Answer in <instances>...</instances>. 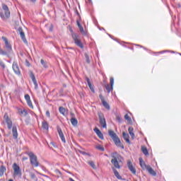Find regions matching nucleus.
<instances>
[{
    "instance_id": "1",
    "label": "nucleus",
    "mask_w": 181,
    "mask_h": 181,
    "mask_svg": "<svg viewBox=\"0 0 181 181\" xmlns=\"http://www.w3.org/2000/svg\"><path fill=\"white\" fill-rule=\"evenodd\" d=\"M2 11H0V17L3 21H6L11 17V11L6 4H2Z\"/></svg>"
},
{
    "instance_id": "2",
    "label": "nucleus",
    "mask_w": 181,
    "mask_h": 181,
    "mask_svg": "<svg viewBox=\"0 0 181 181\" xmlns=\"http://www.w3.org/2000/svg\"><path fill=\"white\" fill-rule=\"evenodd\" d=\"M69 31L71 32V35L75 45H76V46L78 47H81V49H83L84 45H83V42H81V40H80V37L78 35V34L75 33L71 27H69Z\"/></svg>"
},
{
    "instance_id": "3",
    "label": "nucleus",
    "mask_w": 181,
    "mask_h": 181,
    "mask_svg": "<svg viewBox=\"0 0 181 181\" xmlns=\"http://www.w3.org/2000/svg\"><path fill=\"white\" fill-rule=\"evenodd\" d=\"M108 132L110 138H112L116 146H118L119 148L124 149V145L121 144V140L119 139L118 136H117V134H115V132L112 130H109Z\"/></svg>"
},
{
    "instance_id": "4",
    "label": "nucleus",
    "mask_w": 181,
    "mask_h": 181,
    "mask_svg": "<svg viewBox=\"0 0 181 181\" xmlns=\"http://www.w3.org/2000/svg\"><path fill=\"white\" fill-rule=\"evenodd\" d=\"M111 157L112 159L111 160V163L114 165L116 169H121V165H119V158L121 156L118 154V153L115 152L111 153Z\"/></svg>"
},
{
    "instance_id": "5",
    "label": "nucleus",
    "mask_w": 181,
    "mask_h": 181,
    "mask_svg": "<svg viewBox=\"0 0 181 181\" xmlns=\"http://www.w3.org/2000/svg\"><path fill=\"white\" fill-rule=\"evenodd\" d=\"M28 155L30 158V165H32L33 168H37V166L40 165L37 160V156H36V155L32 152L28 153Z\"/></svg>"
},
{
    "instance_id": "6",
    "label": "nucleus",
    "mask_w": 181,
    "mask_h": 181,
    "mask_svg": "<svg viewBox=\"0 0 181 181\" xmlns=\"http://www.w3.org/2000/svg\"><path fill=\"white\" fill-rule=\"evenodd\" d=\"M4 119L7 124L8 129H12V125H13V123L12 122V119H11L9 116L8 115V113L4 114Z\"/></svg>"
},
{
    "instance_id": "7",
    "label": "nucleus",
    "mask_w": 181,
    "mask_h": 181,
    "mask_svg": "<svg viewBox=\"0 0 181 181\" xmlns=\"http://www.w3.org/2000/svg\"><path fill=\"white\" fill-rule=\"evenodd\" d=\"M13 169L14 170V176H22V170H21V167L16 163H13Z\"/></svg>"
},
{
    "instance_id": "8",
    "label": "nucleus",
    "mask_w": 181,
    "mask_h": 181,
    "mask_svg": "<svg viewBox=\"0 0 181 181\" xmlns=\"http://www.w3.org/2000/svg\"><path fill=\"white\" fill-rule=\"evenodd\" d=\"M98 117L99 122L102 128H107V122L105 121V117H104V115L103 113H99Z\"/></svg>"
},
{
    "instance_id": "9",
    "label": "nucleus",
    "mask_w": 181,
    "mask_h": 181,
    "mask_svg": "<svg viewBox=\"0 0 181 181\" xmlns=\"http://www.w3.org/2000/svg\"><path fill=\"white\" fill-rule=\"evenodd\" d=\"M2 40H4V44H5V49L6 52H11L12 50V45H11V43H9V41H8V38L6 37H1Z\"/></svg>"
},
{
    "instance_id": "10",
    "label": "nucleus",
    "mask_w": 181,
    "mask_h": 181,
    "mask_svg": "<svg viewBox=\"0 0 181 181\" xmlns=\"http://www.w3.org/2000/svg\"><path fill=\"white\" fill-rule=\"evenodd\" d=\"M18 32L21 35V40L25 45H28V40H26V37L25 36V32H23V29L21 27H19L18 29Z\"/></svg>"
},
{
    "instance_id": "11",
    "label": "nucleus",
    "mask_w": 181,
    "mask_h": 181,
    "mask_svg": "<svg viewBox=\"0 0 181 181\" xmlns=\"http://www.w3.org/2000/svg\"><path fill=\"white\" fill-rule=\"evenodd\" d=\"M13 70L16 74L18 76H21V69H19V66L18 65V63L13 62Z\"/></svg>"
},
{
    "instance_id": "12",
    "label": "nucleus",
    "mask_w": 181,
    "mask_h": 181,
    "mask_svg": "<svg viewBox=\"0 0 181 181\" xmlns=\"http://www.w3.org/2000/svg\"><path fill=\"white\" fill-rule=\"evenodd\" d=\"M71 117L70 119L71 124H72L73 127H76L77 124H78V121L74 116V113L71 112Z\"/></svg>"
},
{
    "instance_id": "13",
    "label": "nucleus",
    "mask_w": 181,
    "mask_h": 181,
    "mask_svg": "<svg viewBox=\"0 0 181 181\" xmlns=\"http://www.w3.org/2000/svg\"><path fill=\"white\" fill-rule=\"evenodd\" d=\"M99 98H100V100L102 101V104H103V107H105V108H106V110H110V105L107 102H105V99H104V96H103V95L100 94Z\"/></svg>"
},
{
    "instance_id": "14",
    "label": "nucleus",
    "mask_w": 181,
    "mask_h": 181,
    "mask_svg": "<svg viewBox=\"0 0 181 181\" xmlns=\"http://www.w3.org/2000/svg\"><path fill=\"white\" fill-rule=\"evenodd\" d=\"M11 128L13 139H18V128L16 127V125H13Z\"/></svg>"
},
{
    "instance_id": "15",
    "label": "nucleus",
    "mask_w": 181,
    "mask_h": 181,
    "mask_svg": "<svg viewBox=\"0 0 181 181\" xmlns=\"http://www.w3.org/2000/svg\"><path fill=\"white\" fill-rule=\"evenodd\" d=\"M127 166L129 168V170H130L133 175H136V170H135V168H134L131 161L127 162Z\"/></svg>"
},
{
    "instance_id": "16",
    "label": "nucleus",
    "mask_w": 181,
    "mask_h": 181,
    "mask_svg": "<svg viewBox=\"0 0 181 181\" xmlns=\"http://www.w3.org/2000/svg\"><path fill=\"white\" fill-rule=\"evenodd\" d=\"M76 25L79 28V30L81 33L83 35H86V31H84V28L82 27L81 24L80 23V18L79 19L76 20Z\"/></svg>"
},
{
    "instance_id": "17",
    "label": "nucleus",
    "mask_w": 181,
    "mask_h": 181,
    "mask_svg": "<svg viewBox=\"0 0 181 181\" xmlns=\"http://www.w3.org/2000/svg\"><path fill=\"white\" fill-rule=\"evenodd\" d=\"M139 165H140L141 169L145 170L149 166V165H146V164L145 163V161H144L142 158H139Z\"/></svg>"
},
{
    "instance_id": "18",
    "label": "nucleus",
    "mask_w": 181,
    "mask_h": 181,
    "mask_svg": "<svg viewBox=\"0 0 181 181\" xmlns=\"http://www.w3.org/2000/svg\"><path fill=\"white\" fill-rule=\"evenodd\" d=\"M57 131L62 142H64V144H66V139L64 138V135L63 134V132L62 131V129L58 128Z\"/></svg>"
},
{
    "instance_id": "19",
    "label": "nucleus",
    "mask_w": 181,
    "mask_h": 181,
    "mask_svg": "<svg viewBox=\"0 0 181 181\" xmlns=\"http://www.w3.org/2000/svg\"><path fill=\"white\" fill-rule=\"evenodd\" d=\"M18 114L21 117H26L28 115V111H26V109H18Z\"/></svg>"
},
{
    "instance_id": "20",
    "label": "nucleus",
    "mask_w": 181,
    "mask_h": 181,
    "mask_svg": "<svg viewBox=\"0 0 181 181\" xmlns=\"http://www.w3.org/2000/svg\"><path fill=\"white\" fill-rule=\"evenodd\" d=\"M146 170H148V173L152 176H156V172H155L150 165L146 168Z\"/></svg>"
},
{
    "instance_id": "21",
    "label": "nucleus",
    "mask_w": 181,
    "mask_h": 181,
    "mask_svg": "<svg viewBox=\"0 0 181 181\" xmlns=\"http://www.w3.org/2000/svg\"><path fill=\"white\" fill-rule=\"evenodd\" d=\"M128 131L130 136L132 137V139H135V134H134V127H129Z\"/></svg>"
},
{
    "instance_id": "22",
    "label": "nucleus",
    "mask_w": 181,
    "mask_h": 181,
    "mask_svg": "<svg viewBox=\"0 0 181 181\" xmlns=\"http://www.w3.org/2000/svg\"><path fill=\"white\" fill-rule=\"evenodd\" d=\"M122 135L124 141H126L127 144H131V141H129V135L125 133V132H123Z\"/></svg>"
},
{
    "instance_id": "23",
    "label": "nucleus",
    "mask_w": 181,
    "mask_h": 181,
    "mask_svg": "<svg viewBox=\"0 0 181 181\" xmlns=\"http://www.w3.org/2000/svg\"><path fill=\"white\" fill-rule=\"evenodd\" d=\"M42 127L43 128V129H45L46 131H47L49 129V123H47L46 120H44L42 122Z\"/></svg>"
},
{
    "instance_id": "24",
    "label": "nucleus",
    "mask_w": 181,
    "mask_h": 181,
    "mask_svg": "<svg viewBox=\"0 0 181 181\" xmlns=\"http://www.w3.org/2000/svg\"><path fill=\"white\" fill-rule=\"evenodd\" d=\"M5 172H6V168H5V166L1 165L0 167V177H2V176H4V173H5Z\"/></svg>"
},
{
    "instance_id": "25",
    "label": "nucleus",
    "mask_w": 181,
    "mask_h": 181,
    "mask_svg": "<svg viewBox=\"0 0 181 181\" xmlns=\"http://www.w3.org/2000/svg\"><path fill=\"white\" fill-rule=\"evenodd\" d=\"M141 152L146 156H148L149 155V152H148V148L146 146H141Z\"/></svg>"
},
{
    "instance_id": "26",
    "label": "nucleus",
    "mask_w": 181,
    "mask_h": 181,
    "mask_svg": "<svg viewBox=\"0 0 181 181\" xmlns=\"http://www.w3.org/2000/svg\"><path fill=\"white\" fill-rule=\"evenodd\" d=\"M112 170H113L115 176H116V177H117L119 180L122 179V177H121V175H119V173H118L115 168H112Z\"/></svg>"
},
{
    "instance_id": "27",
    "label": "nucleus",
    "mask_w": 181,
    "mask_h": 181,
    "mask_svg": "<svg viewBox=\"0 0 181 181\" xmlns=\"http://www.w3.org/2000/svg\"><path fill=\"white\" fill-rule=\"evenodd\" d=\"M105 87L108 93H111V91H112V90H113V88L111 89V86H110L108 84H105Z\"/></svg>"
},
{
    "instance_id": "28",
    "label": "nucleus",
    "mask_w": 181,
    "mask_h": 181,
    "mask_svg": "<svg viewBox=\"0 0 181 181\" xmlns=\"http://www.w3.org/2000/svg\"><path fill=\"white\" fill-rule=\"evenodd\" d=\"M30 177L33 180H35L37 181V177H36V175H35V173H30Z\"/></svg>"
},
{
    "instance_id": "29",
    "label": "nucleus",
    "mask_w": 181,
    "mask_h": 181,
    "mask_svg": "<svg viewBox=\"0 0 181 181\" xmlns=\"http://www.w3.org/2000/svg\"><path fill=\"white\" fill-rule=\"evenodd\" d=\"M30 77L32 81H36V77H35V74H33V71L30 72Z\"/></svg>"
},
{
    "instance_id": "30",
    "label": "nucleus",
    "mask_w": 181,
    "mask_h": 181,
    "mask_svg": "<svg viewBox=\"0 0 181 181\" xmlns=\"http://www.w3.org/2000/svg\"><path fill=\"white\" fill-rule=\"evenodd\" d=\"M59 112L62 114V115H66V109H64L63 107H59Z\"/></svg>"
},
{
    "instance_id": "31",
    "label": "nucleus",
    "mask_w": 181,
    "mask_h": 181,
    "mask_svg": "<svg viewBox=\"0 0 181 181\" xmlns=\"http://www.w3.org/2000/svg\"><path fill=\"white\" fill-rule=\"evenodd\" d=\"M40 62L43 67H45V69H47V64H46V62H45V60L43 59H41Z\"/></svg>"
},
{
    "instance_id": "32",
    "label": "nucleus",
    "mask_w": 181,
    "mask_h": 181,
    "mask_svg": "<svg viewBox=\"0 0 181 181\" xmlns=\"http://www.w3.org/2000/svg\"><path fill=\"white\" fill-rule=\"evenodd\" d=\"M85 58L86 60V63H88V64H90V57H88V54L87 53L85 54Z\"/></svg>"
},
{
    "instance_id": "33",
    "label": "nucleus",
    "mask_w": 181,
    "mask_h": 181,
    "mask_svg": "<svg viewBox=\"0 0 181 181\" xmlns=\"http://www.w3.org/2000/svg\"><path fill=\"white\" fill-rule=\"evenodd\" d=\"M27 104L28 105V107H30V108H33V104H32V100H27Z\"/></svg>"
},
{
    "instance_id": "34",
    "label": "nucleus",
    "mask_w": 181,
    "mask_h": 181,
    "mask_svg": "<svg viewBox=\"0 0 181 181\" xmlns=\"http://www.w3.org/2000/svg\"><path fill=\"white\" fill-rule=\"evenodd\" d=\"M0 54H2L3 56H5L8 54V52L6 51H4L1 48H0Z\"/></svg>"
},
{
    "instance_id": "35",
    "label": "nucleus",
    "mask_w": 181,
    "mask_h": 181,
    "mask_svg": "<svg viewBox=\"0 0 181 181\" xmlns=\"http://www.w3.org/2000/svg\"><path fill=\"white\" fill-rule=\"evenodd\" d=\"M124 119L128 121V122H130L132 121L131 117H129V115H128V114L124 115Z\"/></svg>"
},
{
    "instance_id": "36",
    "label": "nucleus",
    "mask_w": 181,
    "mask_h": 181,
    "mask_svg": "<svg viewBox=\"0 0 181 181\" xmlns=\"http://www.w3.org/2000/svg\"><path fill=\"white\" fill-rule=\"evenodd\" d=\"M88 165H90V166H91V168H93V169H95V164H94V162L89 161Z\"/></svg>"
},
{
    "instance_id": "37",
    "label": "nucleus",
    "mask_w": 181,
    "mask_h": 181,
    "mask_svg": "<svg viewBox=\"0 0 181 181\" xmlns=\"http://www.w3.org/2000/svg\"><path fill=\"white\" fill-rule=\"evenodd\" d=\"M110 86H111V89H112L114 87V78L112 77L110 78Z\"/></svg>"
},
{
    "instance_id": "38",
    "label": "nucleus",
    "mask_w": 181,
    "mask_h": 181,
    "mask_svg": "<svg viewBox=\"0 0 181 181\" xmlns=\"http://www.w3.org/2000/svg\"><path fill=\"white\" fill-rule=\"evenodd\" d=\"M96 148L98 149L99 151H101L102 152H104L105 151L104 147L101 146L100 145L97 146Z\"/></svg>"
},
{
    "instance_id": "39",
    "label": "nucleus",
    "mask_w": 181,
    "mask_h": 181,
    "mask_svg": "<svg viewBox=\"0 0 181 181\" xmlns=\"http://www.w3.org/2000/svg\"><path fill=\"white\" fill-rule=\"evenodd\" d=\"M93 131L95 132L96 135L101 133V131L99 130L98 128L95 127Z\"/></svg>"
},
{
    "instance_id": "40",
    "label": "nucleus",
    "mask_w": 181,
    "mask_h": 181,
    "mask_svg": "<svg viewBox=\"0 0 181 181\" xmlns=\"http://www.w3.org/2000/svg\"><path fill=\"white\" fill-rule=\"evenodd\" d=\"M98 136L100 138V139H104V136L103 135V133L100 132V133H98Z\"/></svg>"
},
{
    "instance_id": "41",
    "label": "nucleus",
    "mask_w": 181,
    "mask_h": 181,
    "mask_svg": "<svg viewBox=\"0 0 181 181\" xmlns=\"http://www.w3.org/2000/svg\"><path fill=\"white\" fill-rule=\"evenodd\" d=\"M25 99L26 101H29L30 100V96L28 94L25 95Z\"/></svg>"
},
{
    "instance_id": "42",
    "label": "nucleus",
    "mask_w": 181,
    "mask_h": 181,
    "mask_svg": "<svg viewBox=\"0 0 181 181\" xmlns=\"http://www.w3.org/2000/svg\"><path fill=\"white\" fill-rule=\"evenodd\" d=\"M89 88H90L91 91H93V93H94V88H93V85H91V83L88 84Z\"/></svg>"
},
{
    "instance_id": "43",
    "label": "nucleus",
    "mask_w": 181,
    "mask_h": 181,
    "mask_svg": "<svg viewBox=\"0 0 181 181\" xmlns=\"http://www.w3.org/2000/svg\"><path fill=\"white\" fill-rule=\"evenodd\" d=\"M0 66L2 69H5V64L2 61H0Z\"/></svg>"
},
{
    "instance_id": "44",
    "label": "nucleus",
    "mask_w": 181,
    "mask_h": 181,
    "mask_svg": "<svg viewBox=\"0 0 181 181\" xmlns=\"http://www.w3.org/2000/svg\"><path fill=\"white\" fill-rule=\"evenodd\" d=\"M34 85H35V88L37 89V81H33Z\"/></svg>"
},
{
    "instance_id": "45",
    "label": "nucleus",
    "mask_w": 181,
    "mask_h": 181,
    "mask_svg": "<svg viewBox=\"0 0 181 181\" xmlns=\"http://www.w3.org/2000/svg\"><path fill=\"white\" fill-rule=\"evenodd\" d=\"M116 119L117 121H118V122H121V117H119V115L116 116Z\"/></svg>"
},
{
    "instance_id": "46",
    "label": "nucleus",
    "mask_w": 181,
    "mask_h": 181,
    "mask_svg": "<svg viewBox=\"0 0 181 181\" xmlns=\"http://www.w3.org/2000/svg\"><path fill=\"white\" fill-rule=\"evenodd\" d=\"M46 115L48 117V118H50V112H49V110L46 112Z\"/></svg>"
},
{
    "instance_id": "47",
    "label": "nucleus",
    "mask_w": 181,
    "mask_h": 181,
    "mask_svg": "<svg viewBox=\"0 0 181 181\" xmlns=\"http://www.w3.org/2000/svg\"><path fill=\"white\" fill-rule=\"evenodd\" d=\"M162 53H165V51H160L158 52H154L155 54H162Z\"/></svg>"
},
{
    "instance_id": "48",
    "label": "nucleus",
    "mask_w": 181,
    "mask_h": 181,
    "mask_svg": "<svg viewBox=\"0 0 181 181\" xmlns=\"http://www.w3.org/2000/svg\"><path fill=\"white\" fill-rule=\"evenodd\" d=\"M86 80L88 83V84H91V81H90V78H88V77L86 78Z\"/></svg>"
},
{
    "instance_id": "49",
    "label": "nucleus",
    "mask_w": 181,
    "mask_h": 181,
    "mask_svg": "<svg viewBox=\"0 0 181 181\" xmlns=\"http://www.w3.org/2000/svg\"><path fill=\"white\" fill-rule=\"evenodd\" d=\"M49 31H50V32H52V31H53V26H51V27L49 28Z\"/></svg>"
},
{
    "instance_id": "50",
    "label": "nucleus",
    "mask_w": 181,
    "mask_h": 181,
    "mask_svg": "<svg viewBox=\"0 0 181 181\" xmlns=\"http://www.w3.org/2000/svg\"><path fill=\"white\" fill-rule=\"evenodd\" d=\"M27 159H28L27 157H23V160H27Z\"/></svg>"
},
{
    "instance_id": "51",
    "label": "nucleus",
    "mask_w": 181,
    "mask_h": 181,
    "mask_svg": "<svg viewBox=\"0 0 181 181\" xmlns=\"http://www.w3.org/2000/svg\"><path fill=\"white\" fill-rule=\"evenodd\" d=\"M31 2H33V4H35V2H36V0H30Z\"/></svg>"
},
{
    "instance_id": "52",
    "label": "nucleus",
    "mask_w": 181,
    "mask_h": 181,
    "mask_svg": "<svg viewBox=\"0 0 181 181\" xmlns=\"http://www.w3.org/2000/svg\"><path fill=\"white\" fill-rule=\"evenodd\" d=\"M81 153H82L83 155H86V152H84V151L81 152Z\"/></svg>"
},
{
    "instance_id": "53",
    "label": "nucleus",
    "mask_w": 181,
    "mask_h": 181,
    "mask_svg": "<svg viewBox=\"0 0 181 181\" xmlns=\"http://www.w3.org/2000/svg\"><path fill=\"white\" fill-rule=\"evenodd\" d=\"M8 181H13V180L11 179V180H9Z\"/></svg>"
},
{
    "instance_id": "54",
    "label": "nucleus",
    "mask_w": 181,
    "mask_h": 181,
    "mask_svg": "<svg viewBox=\"0 0 181 181\" xmlns=\"http://www.w3.org/2000/svg\"><path fill=\"white\" fill-rule=\"evenodd\" d=\"M105 156H108V155L107 154H105Z\"/></svg>"
},
{
    "instance_id": "55",
    "label": "nucleus",
    "mask_w": 181,
    "mask_h": 181,
    "mask_svg": "<svg viewBox=\"0 0 181 181\" xmlns=\"http://www.w3.org/2000/svg\"><path fill=\"white\" fill-rule=\"evenodd\" d=\"M58 173H60L59 170L57 171Z\"/></svg>"
},
{
    "instance_id": "56",
    "label": "nucleus",
    "mask_w": 181,
    "mask_h": 181,
    "mask_svg": "<svg viewBox=\"0 0 181 181\" xmlns=\"http://www.w3.org/2000/svg\"><path fill=\"white\" fill-rule=\"evenodd\" d=\"M89 2H91V0H88Z\"/></svg>"
}]
</instances>
